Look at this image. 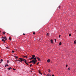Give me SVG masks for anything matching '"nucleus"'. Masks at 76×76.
<instances>
[{"instance_id":"f257e3e1","label":"nucleus","mask_w":76,"mask_h":76,"mask_svg":"<svg viewBox=\"0 0 76 76\" xmlns=\"http://www.w3.org/2000/svg\"><path fill=\"white\" fill-rule=\"evenodd\" d=\"M18 59H19V60H20V61H23L25 62V63L26 64H27V65H28V66L29 65V64H28L26 62L27 61H26V59H23L22 58H19Z\"/></svg>"},{"instance_id":"f03ea898","label":"nucleus","mask_w":76,"mask_h":76,"mask_svg":"<svg viewBox=\"0 0 76 76\" xmlns=\"http://www.w3.org/2000/svg\"><path fill=\"white\" fill-rule=\"evenodd\" d=\"M1 38L3 39H2V41H3V42H4V43H5V41H6V40L7 39H6V37H3ZM5 39V40H4V39Z\"/></svg>"},{"instance_id":"7ed1b4c3","label":"nucleus","mask_w":76,"mask_h":76,"mask_svg":"<svg viewBox=\"0 0 76 76\" xmlns=\"http://www.w3.org/2000/svg\"><path fill=\"white\" fill-rule=\"evenodd\" d=\"M32 57L31 58L29 59L30 60H34V57H35V55H32L31 56Z\"/></svg>"},{"instance_id":"20e7f679","label":"nucleus","mask_w":76,"mask_h":76,"mask_svg":"<svg viewBox=\"0 0 76 76\" xmlns=\"http://www.w3.org/2000/svg\"><path fill=\"white\" fill-rule=\"evenodd\" d=\"M33 63L34 64H35L36 63L35 62V61L34 60H32L31 61H30V62H29V63Z\"/></svg>"},{"instance_id":"39448f33","label":"nucleus","mask_w":76,"mask_h":76,"mask_svg":"<svg viewBox=\"0 0 76 76\" xmlns=\"http://www.w3.org/2000/svg\"><path fill=\"white\" fill-rule=\"evenodd\" d=\"M37 58L38 59V61H41V59H40V58H39L38 57H37Z\"/></svg>"},{"instance_id":"423d86ee","label":"nucleus","mask_w":76,"mask_h":76,"mask_svg":"<svg viewBox=\"0 0 76 76\" xmlns=\"http://www.w3.org/2000/svg\"><path fill=\"white\" fill-rule=\"evenodd\" d=\"M36 59H37V58L35 57V58H34V59L33 60H34V61H37Z\"/></svg>"},{"instance_id":"0eeeda50","label":"nucleus","mask_w":76,"mask_h":76,"mask_svg":"<svg viewBox=\"0 0 76 76\" xmlns=\"http://www.w3.org/2000/svg\"><path fill=\"white\" fill-rule=\"evenodd\" d=\"M39 74H40L41 75H42V73H41L39 70Z\"/></svg>"},{"instance_id":"6e6552de","label":"nucleus","mask_w":76,"mask_h":76,"mask_svg":"<svg viewBox=\"0 0 76 76\" xmlns=\"http://www.w3.org/2000/svg\"><path fill=\"white\" fill-rule=\"evenodd\" d=\"M50 42H51V43H52V44H53V41L52 39H51L50 40Z\"/></svg>"},{"instance_id":"1a4fd4ad","label":"nucleus","mask_w":76,"mask_h":76,"mask_svg":"<svg viewBox=\"0 0 76 76\" xmlns=\"http://www.w3.org/2000/svg\"><path fill=\"white\" fill-rule=\"evenodd\" d=\"M7 69H8V70H10V69H12V68L11 67H10V68H7Z\"/></svg>"},{"instance_id":"9d476101","label":"nucleus","mask_w":76,"mask_h":76,"mask_svg":"<svg viewBox=\"0 0 76 76\" xmlns=\"http://www.w3.org/2000/svg\"><path fill=\"white\" fill-rule=\"evenodd\" d=\"M47 76H51V74H48L47 75Z\"/></svg>"},{"instance_id":"9b49d317","label":"nucleus","mask_w":76,"mask_h":76,"mask_svg":"<svg viewBox=\"0 0 76 76\" xmlns=\"http://www.w3.org/2000/svg\"><path fill=\"white\" fill-rule=\"evenodd\" d=\"M50 59L48 60L47 62H48V63H49V62H50Z\"/></svg>"},{"instance_id":"f8f14e48","label":"nucleus","mask_w":76,"mask_h":76,"mask_svg":"<svg viewBox=\"0 0 76 76\" xmlns=\"http://www.w3.org/2000/svg\"><path fill=\"white\" fill-rule=\"evenodd\" d=\"M48 72H51V70H50V69H48Z\"/></svg>"},{"instance_id":"ddd939ff","label":"nucleus","mask_w":76,"mask_h":76,"mask_svg":"<svg viewBox=\"0 0 76 76\" xmlns=\"http://www.w3.org/2000/svg\"><path fill=\"white\" fill-rule=\"evenodd\" d=\"M9 65H8L7 64H6V65H5V67H7V66H8Z\"/></svg>"},{"instance_id":"4468645a","label":"nucleus","mask_w":76,"mask_h":76,"mask_svg":"<svg viewBox=\"0 0 76 76\" xmlns=\"http://www.w3.org/2000/svg\"><path fill=\"white\" fill-rule=\"evenodd\" d=\"M59 45H61V42H60L59 44Z\"/></svg>"},{"instance_id":"2eb2a0df","label":"nucleus","mask_w":76,"mask_h":76,"mask_svg":"<svg viewBox=\"0 0 76 76\" xmlns=\"http://www.w3.org/2000/svg\"><path fill=\"white\" fill-rule=\"evenodd\" d=\"M3 34H4H4H6V32H3Z\"/></svg>"},{"instance_id":"dca6fc26","label":"nucleus","mask_w":76,"mask_h":76,"mask_svg":"<svg viewBox=\"0 0 76 76\" xmlns=\"http://www.w3.org/2000/svg\"><path fill=\"white\" fill-rule=\"evenodd\" d=\"M47 36H49V33H48L47 34Z\"/></svg>"},{"instance_id":"f3484780","label":"nucleus","mask_w":76,"mask_h":76,"mask_svg":"<svg viewBox=\"0 0 76 76\" xmlns=\"http://www.w3.org/2000/svg\"><path fill=\"white\" fill-rule=\"evenodd\" d=\"M16 61H19L20 62V61L19 60H16Z\"/></svg>"},{"instance_id":"a211bd4d","label":"nucleus","mask_w":76,"mask_h":76,"mask_svg":"<svg viewBox=\"0 0 76 76\" xmlns=\"http://www.w3.org/2000/svg\"><path fill=\"white\" fill-rule=\"evenodd\" d=\"M74 44H76V40H75L74 42Z\"/></svg>"},{"instance_id":"6ab92c4d","label":"nucleus","mask_w":76,"mask_h":76,"mask_svg":"<svg viewBox=\"0 0 76 76\" xmlns=\"http://www.w3.org/2000/svg\"><path fill=\"white\" fill-rule=\"evenodd\" d=\"M14 57L15 58H18V57L16 56H15Z\"/></svg>"},{"instance_id":"aec40b11","label":"nucleus","mask_w":76,"mask_h":76,"mask_svg":"<svg viewBox=\"0 0 76 76\" xmlns=\"http://www.w3.org/2000/svg\"><path fill=\"white\" fill-rule=\"evenodd\" d=\"M68 70H70V68H68Z\"/></svg>"},{"instance_id":"412c9836","label":"nucleus","mask_w":76,"mask_h":76,"mask_svg":"<svg viewBox=\"0 0 76 76\" xmlns=\"http://www.w3.org/2000/svg\"><path fill=\"white\" fill-rule=\"evenodd\" d=\"M71 35H72V34H70L69 35V36H71Z\"/></svg>"},{"instance_id":"4be33fe9","label":"nucleus","mask_w":76,"mask_h":76,"mask_svg":"<svg viewBox=\"0 0 76 76\" xmlns=\"http://www.w3.org/2000/svg\"><path fill=\"white\" fill-rule=\"evenodd\" d=\"M26 57V58H28V57L27 56H23V57Z\"/></svg>"},{"instance_id":"5701e85b","label":"nucleus","mask_w":76,"mask_h":76,"mask_svg":"<svg viewBox=\"0 0 76 76\" xmlns=\"http://www.w3.org/2000/svg\"><path fill=\"white\" fill-rule=\"evenodd\" d=\"M61 36V35H59V38H61V37H60Z\"/></svg>"},{"instance_id":"b1692460","label":"nucleus","mask_w":76,"mask_h":76,"mask_svg":"<svg viewBox=\"0 0 76 76\" xmlns=\"http://www.w3.org/2000/svg\"><path fill=\"white\" fill-rule=\"evenodd\" d=\"M13 70H16V69H14V68H13Z\"/></svg>"},{"instance_id":"393cba45","label":"nucleus","mask_w":76,"mask_h":76,"mask_svg":"<svg viewBox=\"0 0 76 76\" xmlns=\"http://www.w3.org/2000/svg\"><path fill=\"white\" fill-rule=\"evenodd\" d=\"M9 39L10 40H11V38L9 37Z\"/></svg>"},{"instance_id":"a878e982","label":"nucleus","mask_w":76,"mask_h":76,"mask_svg":"<svg viewBox=\"0 0 76 76\" xmlns=\"http://www.w3.org/2000/svg\"><path fill=\"white\" fill-rule=\"evenodd\" d=\"M3 61V59H1V61Z\"/></svg>"},{"instance_id":"bb28decb","label":"nucleus","mask_w":76,"mask_h":76,"mask_svg":"<svg viewBox=\"0 0 76 76\" xmlns=\"http://www.w3.org/2000/svg\"><path fill=\"white\" fill-rule=\"evenodd\" d=\"M32 64H31V65H30V67H31V66H32Z\"/></svg>"},{"instance_id":"cd10ccee","label":"nucleus","mask_w":76,"mask_h":76,"mask_svg":"<svg viewBox=\"0 0 76 76\" xmlns=\"http://www.w3.org/2000/svg\"><path fill=\"white\" fill-rule=\"evenodd\" d=\"M33 34H34V35H35V32H33Z\"/></svg>"},{"instance_id":"c85d7f7f","label":"nucleus","mask_w":76,"mask_h":76,"mask_svg":"<svg viewBox=\"0 0 76 76\" xmlns=\"http://www.w3.org/2000/svg\"><path fill=\"white\" fill-rule=\"evenodd\" d=\"M12 53H14V51L13 50L12 51Z\"/></svg>"},{"instance_id":"c756f323","label":"nucleus","mask_w":76,"mask_h":76,"mask_svg":"<svg viewBox=\"0 0 76 76\" xmlns=\"http://www.w3.org/2000/svg\"><path fill=\"white\" fill-rule=\"evenodd\" d=\"M38 64H39V62H38L37 63V65H38Z\"/></svg>"},{"instance_id":"7c9ffc66","label":"nucleus","mask_w":76,"mask_h":76,"mask_svg":"<svg viewBox=\"0 0 76 76\" xmlns=\"http://www.w3.org/2000/svg\"><path fill=\"white\" fill-rule=\"evenodd\" d=\"M68 65H66V67H67Z\"/></svg>"},{"instance_id":"2f4dec72","label":"nucleus","mask_w":76,"mask_h":76,"mask_svg":"<svg viewBox=\"0 0 76 76\" xmlns=\"http://www.w3.org/2000/svg\"><path fill=\"white\" fill-rule=\"evenodd\" d=\"M23 35H25V34H24V33H23Z\"/></svg>"},{"instance_id":"473e14b6","label":"nucleus","mask_w":76,"mask_h":76,"mask_svg":"<svg viewBox=\"0 0 76 76\" xmlns=\"http://www.w3.org/2000/svg\"><path fill=\"white\" fill-rule=\"evenodd\" d=\"M55 42H56V39H55Z\"/></svg>"},{"instance_id":"72a5a7b5","label":"nucleus","mask_w":76,"mask_h":76,"mask_svg":"<svg viewBox=\"0 0 76 76\" xmlns=\"http://www.w3.org/2000/svg\"><path fill=\"white\" fill-rule=\"evenodd\" d=\"M9 61V60L7 61V63H8Z\"/></svg>"},{"instance_id":"f704fd0d","label":"nucleus","mask_w":76,"mask_h":76,"mask_svg":"<svg viewBox=\"0 0 76 76\" xmlns=\"http://www.w3.org/2000/svg\"><path fill=\"white\" fill-rule=\"evenodd\" d=\"M35 63H36V62H37V61H35Z\"/></svg>"},{"instance_id":"c9c22d12","label":"nucleus","mask_w":76,"mask_h":76,"mask_svg":"<svg viewBox=\"0 0 76 76\" xmlns=\"http://www.w3.org/2000/svg\"><path fill=\"white\" fill-rule=\"evenodd\" d=\"M7 48H9V47H7Z\"/></svg>"},{"instance_id":"e433bc0d","label":"nucleus","mask_w":76,"mask_h":76,"mask_svg":"<svg viewBox=\"0 0 76 76\" xmlns=\"http://www.w3.org/2000/svg\"><path fill=\"white\" fill-rule=\"evenodd\" d=\"M52 76H54V75H52Z\"/></svg>"},{"instance_id":"4c0bfd02","label":"nucleus","mask_w":76,"mask_h":76,"mask_svg":"<svg viewBox=\"0 0 76 76\" xmlns=\"http://www.w3.org/2000/svg\"><path fill=\"white\" fill-rule=\"evenodd\" d=\"M1 63V62H0V63Z\"/></svg>"},{"instance_id":"58836bf2","label":"nucleus","mask_w":76,"mask_h":76,"mask_svg":"<svg viewBox=\"0 0 76 76\" xmlns=\"http://www.w3.org/2000/svg\"><path fill=\"white\" fill-rule=\"evenodd\" d=\"M60 6L59 7V8H60Z\"/></svg>"},{"instance_id":"ea45409f","label":"nucleus","mask_w":76,"mask_h":76,"mask_svg":"<svg viewBox=\"0 0 76 76\" xmlns=\"http://www.w3.org/2000/svg\"><path fill=\"white\" fill-rule=\"evenodd\" d=\"M15 62H16V61H15Z\"/></svg>"},{"instance_id":"a19ab883","label":"nucleus","mask_w":76,"mask_h":76,"mask_svg":"<svg viewBox=\"0 0 76 76\" xmlns=\"http://www.w3.org/2000/svg\"><path fill=\"white\" fill-rule=\"evenodd\" d=\"M0 32H1V31H0Z\"/></svg>"}]
</instances>
